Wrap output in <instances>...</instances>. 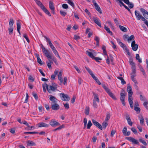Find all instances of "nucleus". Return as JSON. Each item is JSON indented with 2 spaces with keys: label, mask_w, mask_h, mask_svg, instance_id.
I'll list each match as a JSON object with an SVG mask.
<instances>
[{
  "label": "nucleus",
  "mask_w": 148,
  "mask_h": 148,
  "mask_svg": "<svg viewBox=\"0 0 148 148\" xmlns=\"http://www.w3.org/2000/svg\"><path fill=\"white\" fill-rule=\"evenodd\" d=\"M126 95V93L124 90L122 89L121 91V92L120 94L121 97H125V96Z\"/></svg>",
  "instance_id": "f704fd0d"
},
{
  "label": "nucleus",
  "mask_w": 148,
  "mask_h": 148,
  "mask_svg": "<svg viewBox=\"0 0 148 148\" xmlns=\"http://www.w3.org/2000/svg\"><path fill=\"white\" fill-rule=\"evenodd\" d=\"M130 63V65L132 66V68H134L136 67L135 65L134 62L132 60H130L129 61Z\"/></svg>",
  "instance_id": "58836bf2"
},
{
  "label": "nucleus",
  "mask_w": 148,
  "mask_h": 148,
  "mask_svg": "<svg viewBox=\"0 0 148 148\" xmlns=\"http://www.w3.org/2000/svg\"><path fill=\"white\" fill-rule=\"evenodd\" d=\"M44 37L46 40V41L48 43L50 47L51 48L52 51L56 50V49L51 42L49 38H47L46 36H44Z\"/></svg>",
  "instance_id": "20e7f679"
},
{
  "label": "nucleus",
  "mask_w": 148,
  "mask_h": 148,
  "mask_svg": "<svg viewBox=\"0 0 148 148\" xmlns=\"http://www.w3.org/2000/svg\"><path fill=\"white\" fill-rule=\"evenodd\" d=\"M23 36L26 39L27 41V42L29 43L30 42V41L27 35V34H24L23 35Z\"/></svg>",
  "instance_id": "4d7b16f0"
},
{
  "label": "nucleus",
  "mask_w": 148,
  "mask_h": 148,
  "mask_svg": "<svg viewBox=\"0 0 148 148\" xmlns=\"http://www.w3.org/2000/svg\"><path fill=\"white\" fill-rule=\"evenodd\" d=\"M41 49H42V52L47 58H50L51 55L50 53L48 52V51L45 48L43 45L41 46Z\"/></svg>",
  "instance_id": "7ed1b4c3"
},
{
  "label": "nucleus",
  "mask_w": 148,
  "mask_h": 148,
  "mask_svg": "<svg viewBox=\"0 0 148 148\" xmlns=\"http://www.w3.org/2000/svg\"><path fill=\"white\" fill-rule=\"evenodd\" d=\"M123 48L124 50L127 53V54L129 55H130V53L129 50L126 47V45H125Z\"/></svg>",
  "instance_id": "ea45409f"
},
{
  "label": "nucleus",
  "mask_w": 148,
  "mask_h": 148,
  "mask_svg": "<svg viewBox=\"0 0 148 148\" xmlns=\"http://www.w3.org/2000/svg\"><path fill=\"white\" fill-rule=\"evenodd\" d=\"M38 126L39 127H48L49 125L43 122L37 124Z\"/></svg>",
  "instance_id": "ddd939ff"
},
{
  "label": "nucleus",
  "mask_w": 148,
  "mask_h": 148,
  "mask_svg": "<svg viewBox=\"0 0 148 148\" xmlns=\"http://www.w3.org/2000/svg\"><path fill=\"white\" fill-rule=\"evenodd\" d=\"M51 108L52 110H59L60 108L59 105L56 103H51Z\"/></svg>",
  "instance_id": "1a4fd4ad"
},
{
  "label": "nucleus",
  "mask_w": 148,
  "mask_h": 148,
  "mask_svg": "<svg viewBox=\"0 0 148 148\" xmlns=\"http://www.w3.org/2000/svg\"><path fill=\"white\" fill-rule=\"evenodd\" d=\"M93 124L99 128L100 129L102 130V127L101 125L100 124H99L98 122L97 121H96L92 119V120Z\"/></svg>",
  "instance_id": "9b49d317"
},
{
  "label": "nucleus",
  "mask_w": 148,
  "mask_h": 148,
  "mask_svg": "<svg viewBox=\"0 0 148 148\" xmlns=\"http://www.w3.org/2000/svg\"><path fill=\"white\" fill-rule=\"evenodd\" d=\"M127 5H128L129 8L131 9L133 8L134 7L133 4L132 3L130 2L129 4Z\"/></svg>",
  "instance_id": "0e129e2a"
},
{
  "label": "nucleus",
  "mask_w": 148,
  "mask_h": 148,
  "mask_svg": "<svg viewBox=\"0 0 148 148\" xmlns=\"http://www.w3.org/2000/svg\"><path fill=\"white\" fill-rule=\"evenodd\" d=\"M86 53L92 59H93L94 58L93 54L91 52L89 51H86Z\"/></svg>",
  "instance_id": "b1692460"
},
{
  "label": "nucleus",
  "mask_w": 148,
  "mask_h": 148,
  "mask_svg": "<svg viewBox=\"0 0 148 148\" xmlns=\"http://www.w3.org/2000/svg\"><path fill=\"white\" fill-rule=\"evenodd\" d=\"M139 141L140 142L142 143L144 145H147L146 142L140 138L139 139Z\"/></svg>",
  "instance_id": "5fc2aeb1"
},
{
  "label": "nucleus",
  "mask_w": 148,
  "mask_h": 148,
  "mask_svg": "<svg viewBox=\"0 0 148 148\" xmlns=\"http://www.w3.org/2000/svg\"><path fill=\"white\" fill-rule=\"evenodd\" d=\"M49 8L51 10L55 9V8L53 5V2L50 1L49 3Z\"/></svg>",
  "instance_id": "cd10ccee"
},
{
  "label": "nucleus",
  "mask_w": 148,
  "mask_h": 148,
  "mask_svg": "<svg viewBox=\"0 0 148 148\" xmlns=\"http://www.w3.org/2000/svg\"><path fill=\"white\" fill-rule=\"evenodd\" d=\"M131 130L134 134H136L137 133L136 130L134 128L132 127L131 128Z\"/></svg>",
  "instance_id": "680f3d73"
},
{
  "label": "nucleus",
  "mask_w": 148,
  "mask_h": 148,
  "mask_svg": "<svg viewBox=\"0 0 148 148\" xmlns=\"http://www.w3.org/2000/svg\"><path fill=\"white\" fill-rule=\"evenodd\" d=\"M21 23L18 20L17 21L16 25H17V31L19 33L20 35H21L20 30L21 28Z\"/></svg>",
  "instance_id": "4468645a"
},
{
  "label": "nucleus",
  "mask_w": 148,
  "mask_h": 148,
  "mask_svg": "<svg viewBox=\"0 0 148 148\" xmlns=\"http://www.w3.org/2000/svg\"><path fill=\"white\" fill-rule=\"evenodd\" d=\"M110 114L109 113H108L106 115V118L105 119V121H108V120H109V119H110Z\"/></svg>",
  "instance_id": "49530a36"
},
{
  "label": "nucleus",
  "mask_w": 148,
  "mask_h": 148,
  "mask_svg": "<svg viewBox=\"0 0 148 148\" xmlns=\"http://www.w3.org/2000/svg\"><path fill=\"white\" fill-rule=\"evenodd\" d=\"M14 23V22L13 19L12 18H10L9 22V26L10 27H13Z\"/></svg>",
  "instance_id": "7c9ffc66"
},
{
  "label": "nucleus",
  "mask_w": 148,
  "mask_h": 148,
  "mask_svg": "<svg viewBox=\"0 0 148 148\" xmlns=\"http://www.w3.org/2000/svg\"><path fill=\"white\" fill-rule=\"evenodd\" d=\"M60 13L62 16H64L66 14V12H64L62 10H60Z\"/></svg>",
  "instance_id": "09e8293b"
},
{
  "label": "nucleus",
  "mask_w": 148,
  "mask_h": 148,
  "mask_svg": "<svg viewBox=\"0 0 148 148\" xmlns=\"http://www.w3.org/2000/svg\"><path fill=\"white\" fill-rule=\"evenodd\" d=\"M125 139L135 144L138 145L139 144L137 140L132 137H126Z\"/></svg>",
  "instance_id": "423d86ee"
},
{
  "label": "nucleus",
  "mask_w": 148,
  "mask_h": 148,
  "mask_svg": "<svg viewBox=\"0 0 148 148\" xmlns=\"http://www.w3.org/2000/svg\"><path fill=\"white\" fill-rule=\"evenodd\" d=\"M92 125V123L90 121H89L87 125V128L88 129H90Z\"/></svg>",
  "instance_id": "603ef678"
},
{
  "label": "nucleus",
  "mask_w": 148,
  "mask_h": 148,
  "mask_svg": "<svg viewBox=\"0 0 148 148\" xmlns=\"http://www.w3.org/2000/svg\"><path fill=\"white\" fill-rule=\"evenodd\" d=\"M94 6H95V8L96 10L99 13L101 14L102 13L101 10L98 4H97L96 5H94Z\"/></svg>",
  "instance_id": "c756f323"
},
{
  "label": "nucleus",
  "mask_w": 148,
  "mask_h": 148,
  "mask_svg": "<svg viewBox=\"0 0 148 148\" xmlns=\"http://www.w3.org/2000/svg\"><path fill=\"white\" fill-rule=\"evenodd\" d=\"M140 10L144 16L146 18L148 19V12L143 8H140Z\"/></svg>",
  "instance_id": "0eeeda50"
},
{
  "label": "nucleus",
  "mask_w": 148,
  "mask_h": 148,
  "mask_svg": "<svg viewBox=\"0 0 148 148\" xmlns=\"http://www.w3.org/2000/svg\"><path fill=\"white\" fill-rule=\"evenodd\" d=\"M42 87L43 91L45 92L46 91V88L47 89L48 91L49 90L48 86L46 83H45L42 85Z\"/></svg>",
  "instance_id": "a878e982"
},
{
  "label": "nucleus",
  "mask_w": 148,
  "mask_h": 148,
  "mask_svg": "<svg viewBox=\"0 0 148 148\" xmlns=\"http://www.w3.org/2000/svg\"><path fill=\"white\" fill-rule=\"evenodd\" d=\"M93 20L94 22L100 27H101V21L97 17H94Z\"/></svg>",
  "instance_id": "f8f14e48"
},
{
  "label": "nucleus",
  "mask_w": 148,
  "mask_h": 148,
  "mask_svg": "<svg viewBox=\"0 0 148 148\" xmlns=\"http://www.w3.org/2000/svg\"><path fill=\"white\" fill-rule=\"evenodd\" d=\"M60 96L62 101H69L70 100V97L67 94L64 93H60Z\"/></svg>",
  "instance_id": "f03ea898"
},
{
  "label": "nucleus",
  "mask_w": 148,
  "mask_h": 148,
  "mask_svg": "<svg viewBox=\"0 0 148 148\" xmlns=\"http://www.w3.org/2000/svg\"><path fill=\"white\" fill-rule=\"evenodd\" d=\"M89 108L88 107H86L85 110V113L87 115H88L89 112Z\"/></svg>",
  "instance_id": "79ce46f5"
},
{
  "label": "nucleus",
  "mask_w": 148,
  "mask_h": 148,
  "mask_svg": "<svg viewBox=\"0 0 148 148\" xmlns=\"http://www.w3.org/2000/svg\"><path fill=\"white\" fill-rule=\"evenodd\" d=\"M48 60L49 61V62H47L46 63L48 68L49 69H50L51 67V63H53L50 60L48 59Z\"/></svg>",
  "instance_id": "72a5a7b5"
},
{
  "label": "nucleus",
  "mask_w": 148,
  "mask_h": 148,
  "mask_svg": "<svg viewBox=\"0 0 148 148\" xmlns=\"http://www.w3.org/2000/svg\"><path fill=\"white\" fill-rule=\"evenodd\" d=\"M119 27L120 29L122 31L124 32H126L127 31V29L125 27L121 25H119Z\"/></svg>",
  "instance_id": "c9c22d12"
},
{
  "label": "nucleus",
  "mask_w": 148,
  "mask_h": 148,
  "mask_svg": "<svg viewBox=\"0 0 148 148\" xmlns=\"http://www.w3.org/2000/svg\"><path fill=\"white\" fill-rule=\"evenodd\" d=\"M139 58L140 56L138 54H136V58L137 60H138L139 62L141 63L142 62V60L141 59H140Z\"/></svg>",
  "instance_id": "c03bdc74"
},
{
  "label": "nucleus",
  "mask_w": 148,
  "mask_h": 148,
  "mask_svg": "<svg viewBox=\"0 0 148 148\" xmlns=\"http://www.w3.org/2000/svg\"><path fill=\"white\" fill-rule=\"evenodd\" d=\"M148 104V102L147 101H145L144 102L143 105L145 107L146 109L148 110V106L147 104Z\"/></svg>",
  "instance_id": "864d4df0"
},
{
  "label": "nucleus",
  "mask_w": 148,
  "mask_h": 148,
  "mask_svg": "<svg viewBox=\"0 0 148 148\" xmlns=\"http://www.w3.org/2000/svg\"><path fill=\"white\" fill-rule=\"evenodd\" d=\"M109 56H110L109 58H110V59L112 64V65H114V63H113L114 58H113V57L112 56V55L111 54Z\"/></svg>",
  "instance_id": "8fccbe9b"
},
{
  "label": "nucleus",
  "mask_w": 148,
  "mask_h": 148,
  "mask_svg": "<svg viewBox=\"0 0 148 148\" xmlns=\"http://www.w3.org/2000/svg\"><path fill=\"white\" fill-rule=\"evenodd\" d=\"M137 128L139 130L140 132H142L143 131L142 128V127L139 125H137Z\"/></svg>",
  "instance_id": "e2e57ef3"
},
{
  "label": "nucleus",
  "mask_w": 148,
  "mask_h": 148,
  "mask_svg": "<svg viewBox=\"0 0 148 148\" xmlns=\"http://www.w3.org/2000/svg\"><path fill=\"white\" fill-rule=\"evenodd\" d=\"M63 104L64 107L66 109H69V105L67 103H66L65 104Z\"/></svg>",
  "instance_id": "052dcab7"
},
{
  "label": "nucleus",
  "mask_w": 148,
  "mask_h": 148,
  "mask_svg": "<svg viewBox=\"0 0 148 148\" xmlns=\"http://www.w3.org/2000/svg\"><path fill=\"white\" fill-rule=\"evenodd\" d=\"M108 123L106 122H103L102 124L103 127L104 129H105L108 125Z\"/></svg>",
  "instance_id": "3c124183"
},
{
  "label": "nucleus",
  "mask_w": 148,
  "mask_h": 148,
  "mask_svg": "<svg viewBox=\"0 0 148 148\" xmlns=\"http://www.w3.org/2000/svg\"><path fill=\"white\" fill-rule=\"evenodd\" d=\"M131 46L132 47L133 50L136 51L137 50L138 46L137 44H135V40H134L132 41L131 43Z\"/></svg>",
  "instance_id": "9d476101"
},
{
  "label": "nucleus",
  "mask_w": 148,
  "mask_h": 148,
  "mask_svg": "<svg viewBox=\"0 0 148 148\" xmlns=\"http://www.w3.org/2000/svg\"><path fill=\"white\" fill-rule=\"evenodd\" d=\"M122 1L126 4H129L130 3V1L129 0H116V1L118 2V3L119 4H121V2H123Z\"/></svg>",
  "instance_id": "393cba45"
},
{
  "label": "nucleus",
  "mask_w": 148,
  "mask_h": 148,
  "mask_svg": "<svg viewBox=\"0 0 148 148\" xmlns=\"http://www.w3.org/2000/svg\"><path fill=\"white\" fill-rule=\"evenodd\" d=\"M67 3L73 7H74V3L71 0H67Z\"/></svg>",
  "instance_id": "a18cd8bd"
},
{
  "label": "nucleus",
  "mask_w": 148,
  "mask_h": 148,
  "mask_svg": "<svg viewBox=\"0 0 148 148\" xmlns=\"http://www.w3.org/2000/svg\"><path fill=\"white\" fill-rule=\"evenodd\" d=\"M13 27H10L8 28L9 34L10 35H11L13 33Z\"/></svg>",
  "instance_id": "37998d69"
},
{
  "label": "nucleus",
  "mask_w": 148,
  "mask_h": 148,
  "mask_svg": "<svg viewBox=\"0 0 148 148\" xmlns=\"http://www.w3.org/2000/svg\"><path fill=\"white\" fill-rule=\"evenodd\" d=\"M107 23L108 24L109 26L112 29V30H114V25L110 21H108L107 22Z\"/></svg>",
  "instance_id": "bb28decb"
},
{
  "label": "nucleus",
  "mask_w": 148,
  "mask_h": 148,
  "mask_svg": "<svg viewBox=\"0 0 148 148\" xmlns=\"http://www.w3.org/2000/svg\"><path fill=\"white\" fill-rule=\"evenodd\" d=\"M127 90L128 93L129 102L130 105V107L131 108H132L133 106V99L132 97V96L133 94V92L132 91V87L130 85L128 86L127 87Z\"/></svg>",
  "instance_id": "f257e3e1"
},
{
  "label": "nucleus",
  "mask_w": 148,
  "mask_h": 148,
  "mask_svg": "<svg viewBox=\"0 0 148 148\" xmlns=\"http://www.w3.org/2000/svg\"><path fill=\"white\" fill-rule=\"evenodd\" d=\"M62 8L65 9H66L68 8V6L66 4H64L62 5Z\"/></svg>",
  "instance_id": "69168bd1"
},
{
  "label": "nucleus",
  "mask_w": 148,
  "mask_h": 148,
  "mask_svg": "<svg viewBox=\"0 0 148 148\" xmlns=\"http://www.w3.org/2000/svg\"><path fill=\"white\" fill-rule=\"evenodd\" d=\"M120 99L122 102V103L124 106L125 105V97H120Z\"/></svg>",
  "instance_id": "4c0bfd02"
},
{
  "label": "nucleus",
  "mask_w": 148,
  "mask_h": 148,
  "mask_svg": "<svg viewBox=\"0 0 148 148\" xmlns=\"http://www.w3.org/2000/svg\"><path fill=\"white\" fill-rule=\"evenodd\" d=\"M33 96H34L36 99L37 100L38 99V95L36 93H33Z\"/></svg>",
  "instance_id": "338daca9"
},
{
  "label": "nucleus",
  "mask_w": 148,
  "mask_h": 148,
  "mask_svg": "<svg viewBox=\"0 0 148 148\" xmlns=\"http://www.w3.org/2000/svg\"><path fill=\"white\" fill-rule=\"evenodd\" d=\"M127 131V128L126 127H124L122 130V132L123 134H124Z\"/></svg>",
  "instance_id": "774afa93"
},
{
  "label": "nucleus",
  "mask_w": 148,
  "mask_h": 148,
  "mask_svg": "<svg viewBox=\"0 0 148 148\" xmlns=\"http://www.w3.org/2000/svg\"><path fill=\"white\" fill-rule=\"evenodd\" d=\"M134 35H131L130 37H128L127 39L128 42L130 43L131 41L134 39Z\"/></svg>",
  "instance_id": "2f4dec72"
},
{
  "label": "nucleus",
  "mask_w": 148,
  "mask_h": 148,
  "mask_svg": "<svg viewBox=\"0 0 148 148\" xmlns=\"http://www.w3.org/2000/svg\"><path fill=\"white\" fill-rule=\"evenodd\" d=\"M49 99L52 102L51 103L53 104L56 103L58 100L55 97L52 95L50 96Z\"/></svg>",
  "instance_id": "dca6fc26"
},
{
  "label": "nucleus",
  "mask_w": 148,
  "mask_h": 148,
  "mask_svg": "<svg viewBox=\"0 0 148 148\" xmlns=\"http://www.w3.org/2000/svg\"><path fill=\"white\" fill-rule=\"evenodd\" d=\"M45 13L49 16H51V15L49 12L45 8V7L42 9Z\"/></svg>",
  "instance_id": "5701e85b"
},
{
  "label": "nucleus",
  "mask_w": 148,
  "mask_h": 148,
  "mask_svg": "<svg viewBox=\"0 0 148 148\" xmlns=\"http://www.w3.org/2000/svg\"><path fill=\"white\" fill-rule=\"evenodd\" d=\"M53 52L54 54L55 55L58 57L60 59L61 58L60 56H59L57 50L56 49L53 51Z\"/></svg>",
  "instance_id": "e433bc0d"
},
{
  "label": "nucleus",
  "mask_w": 148,
  "mask_h": 148,
  "mask_svg": "<svg viewBox=\"0 0 148 148\" xmlns=\"http://www.w3.org/2000/svg\"><path fill=\"white\" fill-rule=\"evenodd\" d=\"M138 117L140 119V123L142 125H143L144 121L143 116L142 115H140L138 116Z\"/></svg>",
  "instance_id": "412c9836"
},
{
  "label": "nucleus",
  "mask_w": 148,
  "mask_h": 148,
  "mask_svg": "<svg viewBox=\"0 0 148 148\" xmlns=\"http://www.w3.org/2000/svg\"><path fill=\"white\" fill-rule=\"evenodd\" d=\"M48 87L49 90H48V91L49 92H50L51 91H54L57 88V86H48Z\"/></svg>",
  "instance_id": "aec40b11"
},
{
  "label": "nucleus",
  "mask_w": 148,
  "mask_h": 148,
  "mask_svg": "<svg viewBox=\"0 0 148 148\" xmlns=\"http://www.w3.org/2000/svg\"><path fill=\"white\" fill-rule=\"evenodd\" d=\"M93 106L95 108H97V105L96 102V101H95V100H93Z\"/></svg>",
  "instance_id": "bf43d9fd"
},
{
  "label": "nucleus",
  "mask_w": 148,
  "mask_h": 148,
  "mask_svg": "<svg viewBox=\"0 0 148 148\" xmlns=\"http://www.w3.org/2000/svg\"><path fill=\"white\" fill-rule=\"evenodd\" d=\"M36 56L37 58V62L41 65L42 64V61L39 57V56L38 54H36Z\"/></svg>",
  "instance_id": "c85d7f7f"
},
{
  "label": "nucleus",
  "mask_w": 148,
  "mask_h": 148,
  "mask_svg": "<svg viewBox=\"0 0 148 148\" xmlns=\"http://www.w3.org/2000/svg\"><path fill=\"white\" fill-rule=\"evenodd\" d=\"M44 37L46 40V41L48 43L50 47L51 48L52 51L56 50V49L51 42L49 38H47L46 36H44Z\"/></svg>",
  "instance_id": "39448f33"
},
{
  "label": "nucleus",
  "mask_w": 148,
  "mask_h": 148,
  "mask_svg": "<svg viewBox=\"0 0 148 148\" xmlns=\"http://www.w3.org/2000/svg\"><path fill=\"white\" fill-rule=\"evenodd\" d=\"M35 1L37 4L41 8V9L44 8V7H45L41 2L38 0H35Z\"/></svg>",
  "instance_id": "6ab92c4d"
},
{
  "label": "nucleus",
  "mask_w": 148,
  "mask_h": 148,
  "mask_svg": "<svg viewBox=\"0 0 148 148\" xmlns=\"http://www.w3.org/2000/svg\"><path fill=\"white\" fill-rule=\"evenodd\" d=\"M135 14L137 19L138 20H140L142 16L140 14L139 12L137 10H135Z\"/></svg>",
  "instance_id": "2eb2a0df"
},
{
  "label": "nucleus",
  "mask_w": 148,
  "mask_h": 148,
  "mask_svg": "<svg viewBox=\"0 0 148 148\" xmlns=\"http://www.w3.org/2000/svg\"><path fill=\"white\" fill-rule=\"evenodd\" d=\"M25 134H38V132H26L24 133Z\"/></svg>",
  "instance_id": "13d9d810"
},
{
  "label": "nucleus",
  "mask_w": 148,
  "mask_h": 148,
  "mask_svg": "<svg viewBox=\"0 0 148 148\" xmlns=\"http://www.w3.org/2000/svg\"><path fill=\"white\" fill-rule=\"evenodd\" d=\"M104 29L107 32V33L111 35L112 34V32L110 31L109 28L106 26V25H104Z\"/></svg>",
  "instance_id": "473e14b6"
},
{
  "label": "nucleus",
  "mask_w": 148,
  "mask_h": 148,
  "mask_svg": "<svg viewBox=\"0 0 148 148\" xmlns=\"http://www.w3.org/2000/svg\"><path fill=\"white\" fill-rule=\"evenodd\" d=\"M49 124L51 125L53 127L55 126H59L60 125L59 123L57 122L54 119L51 120L49 123Z\"/></svg>",
  "instance_id": "6e6552de"
},
{
  "label": "nucleus",
  "mask_w": 148,
  "mask_h": 148,
  "mask_svg": "<svg viewBox=\"0 0 148 148\" xmlns=\"http://www.w3.org/2000/svg\"><path fill=\"white\" fill-rule=\"evenodd\" d=\"M27 144L28 146H35L36 144L31 140H28L27 141Z\"/></svg>",
  "instance_id": "4be33fe9"
},
{
  "label": "nucleus",
  "mask_w": 148,
  "mask_h": 148,
  "mask_svg": "<svg viewBox=\"0 0 148 148\" xmlns=\"http://www.w3.org/2000/svg\"><path fill=\"white\" fill-rule=\"evenodd\" d=\"M108 95L113 99H116L114 95L111 92H110V93L108 94Z\"/></svg>",
  "instance_id": "6e6d98bb"
},
{
  "label": "nucleus",
  "mask_w": 148,
  "mask_h": 148,
  "mask_svg": "<svg viewBox=\"0 0 148 148\" xmlns=\"http://www.w3.org/2000/svg\"><path fill=\"white\" fill-rule=\"evenodd\" d=\"M85 68L90 75L93 73L91 70L88 67L85 66Z\"/></svg>",
  "instance_id": "a19ab883"
},
{
  "label": "nucleus",
  "mask_w": 148,
  "mask_h": 148,
  "mask_svg": "<svg viewBox=\"0 0 148 148\" xmlns=\"http://www.w3.org/2000/svg\"><path fill=\"white\" fill-rule=\"evenodd\" d=\"M134 110L137 113H139L140 112V108L138 107H136L134 108Z\"/></svg>",
  "instance_id": "de8ad7c7"
},
{
  "label": "nucleus",
  "mask_w": 148,
  "mask_h": 148,
  "mask_svg": "<svg viewBox=\"0 0 148 148\" xmlns=\"http://www.w3.org/2000/svg\"><path fill=\"white\" fill-rule=\"evenodd\" d=\"M126 119L127 121V123L130 126H132V125L133 123L132 122L131 119L129 115L127 114L126 115Z\"/></svg>",
  "instance_id": "f3484780"
},
{
  "label": "nucleus",
  "mask_w": 148,
  "mask_h": 148,
  "mask_svg": "<svg viewBox=\"0 0 148 148\" xmlns=\"http://www.w3.org/2000/svg\"><path fill=\"white\" fill-rule=\"evenodd\" d=\"M93 94L94 95V99L93 100H95V101H96L97 103H99V100L98 94L94 92H93Z\"/></svg>",
  "instance_id": "a211bd4d"
}]
</instances>
